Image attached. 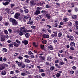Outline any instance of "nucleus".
Returning a JSON list of instances; mask_svg holds the SVG:
<instances>
[{"mask_svg":"<svg viewBox=\"0 0 78 78\" xmlns=\"http://www.w3.org/2000/svg\"><path fill=\"white\" fill-rule=\"evenodd\" d=\"M9 21L12 22V23L13 25L16 26V25H18V22L17 20H16L14 19H13L12 18H10Z\"/></svg>","mask_w":78,"mask_h":78,"instance_id":"f257e3e1","label":"nucleus"},{"mask_svg":"<svg viewBox=\"0 0 78 78\" xmlns=\"http://www.w3.org/2000/svg\"><path fill=\"white\" fill-rule=\"evenodd\" d=\"M41 13V10L39 9H37L36 11L34 12V14L35 16H37Z\"/></svg>","mask_w":78,"mask_h":78,"instance_id":"f03ea898","label":"nucleus"},{"mask_svg":"<svg viewBox=\"0 0 78 78\" xmlns=\"http://www.w3.org/2000/svg\"><path fill=\"white\" fill-rule=\"evenodd\" d=\"M30 6H34L36 5V3L34 2V0H31L30 2Z\"/></svg>","mask_w":78,"mask_h":78,"instance_id":"7ed1b4c3","label":"nucleus"},{"mask_svg":"<svg viewBox=\"0 0 78 78\" xmlns=\"http://www.w3.org/2000/svg\"><path fill=\"white\" fill-rule=\"evenodd\" d=\"M20 30H21V32H23V33H27V29H25L22 27H21L20 28Z\"/></svg>","mask_w":78,"mask_h":78,"instance_id":"20e7f679","label":"nucleus"},{"mask_svg":"<svg viewBox=\"0 0 78 78\" xmlns=\"http://www.w3.org/2000/svg\"><path fill=\"white\" fill-rule=\"evenodd\" d=\"M44 16L45 17H46L47 19H50L51 17V15L48 14H45L44 15Z\"/></svg>","mask_w":78,"mask_h":78,"instance_id":"39448f33","label":"nucleus"},{"mask_svg":"<svg viewBox=\"0 0 78 78\" xmlns=\"http://www.w3.org/2000/svg\"><path fill=\"white\" fill-rule=\"evenodd\" d=\"M1 67L0 68V70H3L5 68V66H6V65L5 64H2Z\"/></svg>","mask_w":78,"mask_h":78,"instance_id":"423d86ee","label":"nucleus"},{"mask_svg":"<svg viewBox=\"0 0 78 78\" xmlns=\"http://www.w3.org/2000/svg\"><path fill=\"white\" fill-rule=\"evenodd\" d=\"M19 16H20V14L17 13L15 14L14 15V17L16 19H19Z\"/></svg>","mask_w":78,"mask_h":78,"instance_id":"0eeeda50","label":"nucleus"},{"mask_svg":"<svg viewBox=\"0 0 78 78\" xmlns=\"http://www.w3.org/2000/svg\"><path fill=\"white\" fill-rule=\"evenodd\" d=\"M42 19V16H38L35 18L36 20H40Z\"/></svg>","mask_w":78,"mask_h":78,"instance_id":"6e6552de","label":"nucleus"},{"mask_svg":"<svg viewBox=\"0 0 78 78\" xmlns=\"http://www.w3.org/2000/svg\"><path fill=\"white\" fill-rule=\"evenodd\" d=\"M52 33H53V34H52L51 35V36H52V37H57V32H53Z\"/></svg>","mask_w":78,"mask_h":78,"instance_id":"1a4fd4ad","label":"nucleus"},{"mask_svg":"<svg viewBox=\"0 0 78 78\" xmlns=\"http://www.w3.org/2000/svg\"><path fill=\"white\" fill-rule=\"evenodd\" d=\"M53 46L51 45L49 46L48 47V50H53Z\"/></svg>","mask_w":78,"mask_h":78,"instance_id":"9d476101","label":"nucleus"},{"mask_svg":"<svg viewBox=\"0 0 78 78\" xmlns=\"http://www.w3.org/2000/svg\"><path fill=\"white\" fill-rule=\"evenodd\" d=\"M39 58H40L41 62H43L44 61V60H45V58H44L41 56H40Z\"/></svg>","mask_w":78,"mask_h":78,"instance_id":"9b49d317","label":"nucleus"},{"mask_svg":"<svg viewBox=\"0 0 78 78\" xmlns=\"http://www.w3.org/2000/svg\"><path fill=\"white\" fill-rule=\"evenodd\" d=\"M62 71H59V73H57L56 74H55V75L58 78L60 76V73H62Z\"/></svg>","mask_w":78,"mask_h":78,"instance_id":"f8f14e48","label":"nucleus"},{"mask_svg":"<svg viewBox=\"0 0 78 78\" xmlns=\"http://www.w3.org/2000/svg\"><path fill=\"white\" fill-rule=\"evenodd\" d=\"M43 37L44 38H49V35L48 34H44L43 35Z\"/></svg>","mask_w":78,"mask_h":78,"instance_id":"ddd939ff","label":"nucleus"},{"mask_svg":"<svg viewBox=\"0 0 78 78\" xmlns=\"http://www.w3.org/2000/svg\"><path fill=\"white\" fill-rule=\"evenodd\" d=\"M13 45L15 47H18L19 45V44L16 42L13 43Z\"/></svg>","mask_w":78,"mask_h":78,"instance_id":"4468645a","label":"nucleus"},{"mask_svg":"<svg viewBox=\"0 0 78 78\" xmlns=\"http://www.w3.org/2000/svg\"><path fill=\"white\" fill-rule=\"evenodd\" d=\"M25 62L26 63H30V60H29L28 58H26L25 60Z\"/></svg>","mask_w":78,"mask_h":78,"instance_id":"2eb2a0df","label":"nucleus"},{"mask_svg":"<svg viewBox=\"0 0 78 78\" xmlns=\"http://www.w3.org/2000/svg\"><path fill=\"white\" fill-rule=\"evenodd\" d=\"M22 43H24L25 45H27L28 44V42L27 41L25 40L24 41H22Z\"/></svg>","mask_w":78,"mask_h":78,"instance_id":"dca6fc26","label":"nucleus"},{"mask_svg":"<svg viewBox=\"0 0 78 78\" xmlns=\"http://www.w3.org/2000/svg\"><path fill=\"white\" fill-rule=\"evenodd\" d=\"M1 41H5V37L2 36L1 38Z\"/></svg>","mask_w":78,"mask_h":78,"instance_id":"f3484780","label":"nucleus"},{"mask_svg":"<svg viewBox=\"0 0 78 78\" xmlns=\"http://www.w3.org/2000/svg\"><path fill=\"white\" fill-rule=\"evenodd\" d=\"M75 43L72 42L70 43V45L71 47H75Z\"/></svg>","mask_w":78,"mask_h":78,"instance_id":"a211bd4d","label":"nucleus"},{"mask_svg":"<svg viewBox=\"0 0 78 78\" xmlns=\"http://www.w3.org/2000/svg\"><path fill=\"white\" fill-rule=\"evenodd\" d=\"M6 74V72L5 71H3L1 73L2 75H5Z\"/></svg>","mask_w":78,"mask_h":78,"instance_id":"6ab92c4d","label":"nucleus"},{"mask_svg":"<svg viewBox=\"0 0 78 78\" xmlns=\"http://www.w3.org/2000/svg\"><path fill=\"white\" fill-rule=\"evenodd\" d=\"M13 45H14V43L12 42L10 43V44H9V47H13Z\"/></svg>","mask_w":78,"mask_h":78,"instance_id":"aec40b11","label":"nucleus"},{"mask_svg":"<svg viewBox=\"0 0 78 78\" xmlns=\"http://www.w3.org/2000/svg\"><path fill=\"white\" fill-rule=\"evenodd\" d=\"M62 36V32H60L58 34V37H60Z\"/></svg>","mask_w":78,"mask_h":78,"instance_id":"412c9836","label":"nucleus"},{"mask_svg":"<svg viewBox=\"0 0 78 78\" xmlns=\"http://www.w3.org/2000/svg\"><path fill=\"white\" fill-rule=\"evenodd\" d=\"M55 67L53 66H52L51 67L50 70L51 71H53V70H54L55 69Z\"/></svg>","mask_w":78,"mask_h":78,"instance_id":"4be33fe9","label":"nucleus"},{"mask_svg":"<svg viewBox=\"0 0 78 78\" xmlns=\"http://www.w3.org/2000/svg\"><path fill=\"white\" fill-rule=\"evenodd\" d=\"M22 64V62H19L17 63V65L19 67H21V66Z\"/></svg>","mask_w":78,"mask_h":78,"instance_id":"5701e85b","label":"nucleus"},{"mask_svg":"<svg viewBox=\"0 0 78 78\" xmlns=\"http://www.w3.org/2000/svg\"><path fill=\"white\" fill-rule=\"evenodd\" d=\"M74 39V38L72 36H71L69 37V40L70 41H73Z\"/></svg>","mask_w":78,"mask_h":78,"instance_id":"b1692460","label":"nucleus"},{"mask_svg":"<svg viewBox=\"0 0 78 78\" xmlns=\"http://www.w3.org/2000/svg\"><path fill=\"white\" fill-rule=\"evenodd\" d=\"M25 36L27 38H28L30 36V34L29 33H26L25 34Z\"/></svg>","mask_w":78,"mask_h":78,"instance_id":"393cba45","label":"nucleus"},{"mask_svg":"<svg viewBox=\"0 0 78 78\" xmlns=\"http://www.w3.org/2000/svg\"><path fill=\"white\" fill-rule=\"evenodd\" d=\"M4 33L6 35H7V34H8V31H7V30H4Z\"/></svg>","mask_w":78,"mask_h":78,"instance_id":"a878e982","label":"nucleus"},{"mask_svg":"<svg viewBox=\"0 0 78 78\" xmlns=\"http://www.w3.org/2000/svg\"><path fill=\"white\" fill-rule=\"evenodd\" d=\"M33 23V21H29L27 23V24H29V25H32Z\"/></svg>","mask_w":78,"mask_h":78,"instance_id":"bb28decb","label":"nucleus"},{"mask_svg":"<svg viewBox=\"0 0 78 78\" xmlns=\"http://www.w3.org/2000/svg\"><path fill=\"white\" fill-rule=\"evenodd\" d=\"M2 50L4 52H7L8 51V49L6 48H3Z\"/></svg>","mask_w":78,"mask_h":78,"instance_id":"cd10ccee","label":"nucleus"},{"mask_svg":"<svg viewBox=\"0 0 78 78\" xmlns=\"http://www.w3.org/2000/svg\"><path fill=\"white\" fill-rule=\"evenodd\" d=\"M8 4H9V2H6L5 3H3V5L5 6H6V5H7Z\"/></svg>","mask_w":78,"mask_h":78,"instance_id":"c85d7f7f","label":"nucleus"},{"mask_svg":"<svg viewBox=\"0 0 78 78\" xmlns=\"http://www.w3.org/2000/svg\"><path fill=\"white\" fill-rule=\"evenodd\" d=\"M68 19L66 18H65L63 19V22H67L68 20Z\"/></svg>","mask_w":78,"mask_h":78,"instance_id":"c756f323","label":"nucleus"},{"mask_svg":"<svg viewBox=\"0 0 78 78\" xmlns=\"http://www.w3.org/2000/svg\"><path fill=\"white\" fill-rule=\"evenodd\" d=\"M47 61H51V57H48L47 58Z\"/></svg>","mask_w":78,"mask_h":78,"instance_id":"7c9ffc66","label":"nucleus"},{"mask_svg":"<svg viewBox=\"0 0 78 78\" xmlns=\"http://www.w3.org/2000/svg\"><path fill=\"white\" fill-rule=\"evenodd\" d=\"M21 68L22 69H24L25 67V65L24 64H22V65H21Z\"/></svg>","mask_w":78,"mask_h":78,"instance_id":"2f4dec72","label":"nucleus"},{"mask_svg":"<svg viewBox=\"0 0 78 78\" xmlns=\"http://www.w3.org/2000/svg\"><path fill=\"white\" fill-rule=\"evenodd\" d=\"M39 72H45V70L43 69H40L39 70Z\"/></svg>","mask_w":78,"mask_h":78,"instance_id":"473e14b6","label":"nucleus"},{"mask_svg":"<svg viewBox=\"0 0 78 78\" xmlns=\"http://www.w3.org/2000/svg\"><path fill=\"white\" fill-rule=\"evenodd\" d=\"M23 34H24V33L22 32H21L19 33V35L21 36H22V35H23Z\"/></svg>","mask_w":78,"mask_h":78,"instance_id":"72a5a7b5","label":"nucleus"},{"mask_svg":"<svg viewBox=\"0 0 78 78\" xmlns=\"http://www.w3.org/2000/svg\"><path fill=\"white\" fill-rule=\"evenodd\" d=\"M24 11L26 14H27L28 12V9H25L24 10Z\"/></svg>","mask_w":78,"mask_h":78,"instance_id":"f704fd0d","label":"nucleus"},{"mask_svg":"<svg viewBox=\"0 0 78 78\" xmlns=\"http://www.w3.org/2000/svg\"><path fill=\"white\" fill-rule=\"evenodd\" d=\"M21 75H22V76H25V75H26V73H21Z\"/></svg>","mask_w":78,"mask_h":78,"instance_id":"c9c22d12","label":"nucleus"},{"mask_svg":"<svg viewBox=\"0 0 78 78\" xmlns=\"http://www.w3.org/2000/svg\"><path fill=\"white\" fill-rule=\"evenodd\" d=\"M28 53L29 55H32V54H33V52L30 51H28Z\"/></svg>","mask_w":78,"mask_h":78,"instance_id":"e433bc0d","label":"nucleus"},{"mask_svg":"<svg viewBox=\"0 0 78 78\" xmlns=\"http://www.w3.org/2000/svg\"><path fill=\"white\" fill-rule=\"evenodd\" d=\"M75 23L76 24V25L75 26V27H78V21H76L75 22Z\"/></svg>","mask_w":78,"mask_h":78,"instance_id":"4c0bfd02","label":"nucleus"},{"mask_svg":"<svg viewBox=\"0 0 78 78\" xmlns=\"http://www.w3.org/2000/svg\"><path fill=\"white\" fill-rule=\"evenodd\" d=\"M41 13H43V14H44V15H45V14L46 13V12H45V11L44 10H42V11H41Z\"/></svg>","mask_w":78,"mask_h":78,"instance_id":"58836bf2","label":"nucleus"},{"mask_svg":"<svg viewBox=\"0 0 78 78\" xmlns=\"http://www.w3.org/2000/svg\"><path fill=\"white\" fill-rule=\"evenodd\" d=\"M34 65H30L29 67V69H33V68H34Z\"/></svg>","mask_w":78,"mask_h":78,"instance_id":"ea45409f","label":"nucleus"},{"mask_svg":"<svg viewBox=\"0 0 78 78\" xmlns=\"http://www.w3.org/2000/svg\"><path fill=\"white\" fill-rule=\"evenodd\" d=\"M41 48L43 49V50L45 49V48H44V45H41Z\"/></svg>","mask_w":78,"mask_h":78,"instance_id":"a19ab883","label":"nucleus"},{"mask_svg":"<svg viewBox=\"0 0 78 78\" xmlns=\"http://www.w3.org/2000/svg\"><path fill=\"white\" fill-rule=\"evenodd\" d=\"M16 42L18 44H20V41H19V40H16Z\"/></svg>","mask_w":78,"mask_h":78,"instance_id":"79ce46f5","label":"nucleus"},{"mask_svg":"<svg viewBox=\"0 0 78 78\" xmlns=\"http://www.w3.org/2000/svg\"><path fill=\"white\" fill-rule=\"evenodd\" d=\"M77 16L76 15H73L72 16V18H73V19H76V17H77Z\"/></svg>","mask_w":78,"mask_h":78,"instance_id":"37998d69","label":"nucleus"},{"mask_svg":"<svg viewBox=\"0 0 78 78\" xmlns=\"http://www.w3.org/2000/svg\"><path fill=\"white\" fill-rule=\"evenodd\" d=\"M41 76H42L44 77L45 76V75H46L45 73H42L41 74Z\"/></svg>","mask_w":78,"mask_h":78,"instance_id":"c03bdc74","label":"nucleus"},{"mask_svg":"<svg viewBox=\"0 0 78 78\" xmlns=\"http://www.w3.org/2000/svg\"><path fill=\"white\" fill-rule=\"evenodd\" d=\"M45 7L47 8H50V6L48 4L46 5Z\"/></svg>","mask_w":78,"mask_h":78,"instance_id":"a18cd8bd","label":"nucleus"},{"mask_svg":"<svg viewBox=\"0 0 78 78\" xmlns=\"http://www.w3.org/2000/svg\"><path fill=\"white\" fill-rule=\"evenodd\" d=\"M18 59H19L20 60H22V59H23V57H21L20 56H19L18 57Z\"/></svg>","mask_w":78,"mask_h":78,"instance_id":"49530a36","label":"nucleus"},{"mask_svg":"<svg viewBox=\"0 0 78 78\" xmlns=\"http://www.w3.org/2000/svg\"><path fill=\"white\" fill-rule=\"evenodd\" d=\"M33 45H34V47H37V45L35 43H33Z\"/></svg>","mask_w":78,"mask_h":78,"instance_id":"de8ad7c7","label":"nucleus"},{"mask_svg":"<svg viewBox=\"0 0 78 78\" xmlns=\"http://www.w3.org/2000/svg\"><path fill=\"white\" fill-rule=\"evenodd\" d=\"M23 20H27V19H28V16H25L24 18H23Z\"/></svg>","mask_w":78,"mask_h":78,"instance_id":"09e8293b","label":"nucleus"},{"mask_svg":"<svg viewBox=\"0 0 78 78\" xmlns=\"http://www.w3.org/2000/svg\"><path fill=\"white\" fill-rule=\"evenodd\" d=\"M14 72L13 71H12L10 72V74H11L12 75H14Z\"/></svg>","mask_w":78,"mask_h":78,"instance_id":"8fccbe9b","label":"nucleus"},{"mask_svg":"<svg viewBox=\"0 0 78 78\" xmlns=\"http://www.w3.org/2000/svg\"><path fill=\"white\" fill-rule=\"evenodd\" d=\"M15 6V5L14 4H11V8H13V7Z\"/></svg>","mask_w":78,"mask_h":78,"instance_id":"3c124183","label":"nucleus"},{"mask_svg":"<svg viewBox=\"0 0 78 78\" xmlns=\"http://www.w3.org/2000/svg\"><path fill=\"white\" fill-rule=\"evenodd\" d=\"M31 28H32L34 29H36V27L34 26H31Z\"/></svg>","mask_w":78,"mask_h":78,"instance_id":"603ef678","label":"nucleus"},{"mask_svg":"<svg viewBox=\"0 0 78 78\" xmlns=\"http://www.w3.org/2000/svg\"><path fill=\"white\" fill-rule=\"evenodd\" d=\"M45 65L46 66H49L50 65V64L48 62H46L45 63Z\"/></svg>","mask_w":78,"mask_h":78,"instance_id":"864d4df0","label":"nucleus"},{"mask_svg":"<svg viewBox=\"0 0 78 78\" xmlns=\"http://www.w3.org/2000/svg\"><path fill=\"white\" fill-rule=\"evenodd\" d=\"M24 57L25 58H29V57L27 55H24Z\"/></svg>","mask_w":78,"mask_h":78,"instance_id":"5fc2aeb1","label":"nucleus"},{"mask_svg":"<svg viewBox=\"0 0 78 78\" xmlns=\"http://www.w3.org/2000/svg\"><path fill=\"white\" fill-rule=\"evenodd\" d=\"M15 71L16 73H19L20 72V71H19L18 70H16Z\"/></svg>","mask_w":78,"mask_h":78,"instance_id":"6e6d98bb","label":"nucleus"},{"mask_svg":"<svg viewBox=\"0 0 78 78\" xmlns=\"http://www.w3.org/2000/svg\"><path fill=\"white\" fill-rule=\"evenodd\" d=\"M53 27H54L55 28H56L58 27V24L57 23H55Z\"/></svg>","mask_w":78,"mask_h":78,"instance_id":"4d7b16f0","label":"nucleus"},{"mask_svg":"<svg viewBox=\"0 0 78 78\" xmlns=\"http://www.w3.org/2000/svg\"><path fill=\"white\" fill-rule=\"evenodd\" d=\"M8 31L9 33H12V30L11 29H8Z\"/></svg>","mask_w":78,"mask_h":78,"instance_id":"13d9d810","label":"nucleus"},{"mask_svg":"<svg viewBox=\"0 0 78 78\" xmlns=\"http://www.w3.org/2000/svg\"><path fill=\"white\" fill-rule=\"evenodd\" d=\"M30 57H31V58H34V55L33 54L30 55Z\"/></svg>","mask_w":78,"mask_h":78,"instance_id":"bf43d9fd","label":"nucleus"},{"mask_svg":"<svg viewBox=\"0 0 78 78\" xmlns=\"http://www.w3.org/2000/svg\"><path fill=\"white\" fill-rule=\"evenodd\" d=\"M64 60L66 61V62L67 63L68 62V60L66 58H64Z\"/></svg>","mask_w":78,"mask_h":78,"instance_id":"052dcab7","label":"nucleus"},{"mask_svg":"<svg viewBox=\"0 0 78 78\" xmlns=\"http://www.w3.org/2000/svg\"><path fill=\"white\" fill-rule=\"evenodd\" d=\"M48 31L49 33H51V30H50V29H48Z\"/></svg>","mask_w":78,"mask_h":78,"instance_id":"680f3d73","label":"nucleus"},{"mask_svg":"<svg viewBox=\"0 0 78 78\" xmlns=\"http://www.w3.org/2000/svg\"><path fill=\"white\" fill-rule=\"evenodd\" d=\"M6 58L5 57L3 59V61H4V62H5V61H6Z\"/></svg>","mask_w":78,"mask_h":78,"instance_id":"e2e57ef3","label":"nucleus"},{"mask_svg":"<svg viewBox=\"0 0 78 78\" xmlns=\"http://www.w3.org/2000/svg\"><path fill=\"white\" fill-rule=\"evenodd\" d=\"M59 64H60V65H61L62 66V65L64 64V62H61L59 63Z\"/></svg>","mask_w":78,"mask_h":78,"instance_id":"0e129e2a","label":"nucleus"},{"mask_svg":"<svg viewBox=\"0 0 78 78\" xmlns=\"http://www.w3.org/2000/svg\"><path fill=\"white\" fill-rule=\"evenodd\" d=\"M47 42V41L44 40L42 41V43H43V44H46Z\"/></svg>","mask_w":78,"mask_h":78,"instance_id":"69168bd1","label":"nucleus"},{"mask_svg":"<svg viewBox=\"0 0 78 78\" xmlns=\"http://www.w3.org/2000/svg\"><path fill=\"white\" fill-rule=\"evenodd\" d=\"M5 37L6 39H8V38H9V36H8V35L5 36Z\"/></svg>","mask_w":78,"mask_h":78,"instance_id":"338daca9","label":"nucleus"},{"mask_svg":"<svg viewBox=\"0 0 78 78\" xmlns=\"http://www.w3.org/2000/svg\"><path fill=\"white\" fill-rule=\"evenodd\" d=\"M34 58H36V59H37L38 58V56L37 55H35Z\"/></svg>","mask_w":78,"mask_h":78,"instance_id":"774afa93","label":"nucleus"}]
</instances>
